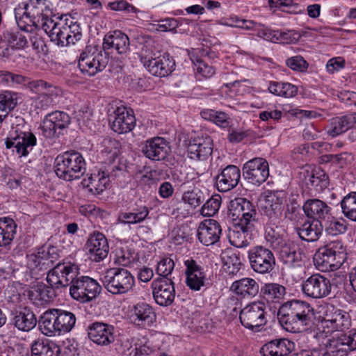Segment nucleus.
<instances>
[{
	"label": "nucleus",
	"mask_w": 356,
	"mask_h": 356,
	"mask_svg": "<svg viewBox=\"0 0 356 356\" xmlns=\"http://www.w3.org/2000/svg\"><path fill=\"white\" fill-rule=\"evenodd\" d=\"M47 8L44 0H30L22 2L15 8V16L17 24L21 30L32 32L41 28L47 33H49L47 23L54 21L55 18L49 17L44 13Z\"/></svg>",
	"instance_id": "nucleus-1"
},
{
	"label": "nucleus",
	"mask_w": 356,
	"mask_h": 356,
	"mask_svg": "<svg viewBox=\"0 0 356 356\" xmlns=\"http://www.w3.org/2000/svg\"><path fill=\"white\" fill-rule=\"evenodd\" d=\"M306 216L312 219V222H305L302 227L297 229L299 237L307 242L316 241L321 234L322 221L326 218H332L330 207L323 201L318 199L309 200L302 206Z\"/></svg>",
	"instance_id": "nucleus-2"
},
{
	"label": "nucleus",
	"mask_w": 356,
	"mask_h": 356,
	"mask_svg": "<svg viewBox=\"0 0 356 356\" xmlns=\"http://www.w3.org/2000/svg\"><path fill=\"white\" fill-rule=\"evenodd\" d=\"M50 40L58 47L74 44L82 38L81 29L72 19L56 17L54 21L47 23Z\"/></svg>",
	"instance_id": "nucleus-3"
},
{
	"label": "nucleus",
	"mask_w": 356,
	"mask_h": 356,
	"mask_svg": "<svg viewBox=\"0 0 356 356\" xmlns=\"http://www.w3.org/2000/svg\"><path fill=\"white\" fill-rule=\"evenodd\" d=\"M54 164L56 175L65 181L80 179L86 171L85 160L77 152H65L58 155Z\"/></svg>",
	"instance_id": "nucleus-4"
},
{
	"label": "nucleus",
	"mask_w": 356,
	"mask_h": 356,
	"mask_svg": "<svg viewBox=\"0 0 356 356\" xmlns=\"http://www.w3.org/2000/svg\"><path fill=\"white\" fill-rule=\"evenodd\" d=\"M108 62V56L105 51L88 46L79 56L78 67L83 74L91 76L102 71Z\"/></svg>",
	"instance_id": "nucleus-5"
},
{
	"label": "nucleus",
	"mask_w": 356,
	"mask_h": 356,
	"mask_svg": "<svg viewBox=\"0 0 356 356\" xmlns=\"http://www.w3.org/2000/svg\"><path fill=\"white\" fill-rule=\"evenodd\" d=\"M231 210L233 216L239 219V225L243 232H247L252 227V222L257 220V212L252 203L245 198L238 197L231 202Z\"/></svg>",
	"instance_id": "nucleus-6"
},
{
	"label": "nucleus",
	"mask_w": 356,
	"mask_h": 356,
	"mask_svg": "<svg viewBox=\"0 0 356 356\" xmlns=\"http://www.w3.org/2000/svg\"><path fill=\"white\" fill-rule=\"evenodd\" d=\"M140 61L152 74L160 77L169 75L175 70V66L174 59L168 54L153 58L142 53Z\"/></svg>",
	"instance_id": "nucleus-7"
},
{
	"label": "nucleus",
	"mask_w": 356,
	"mask_h": 356,
	"mask_svg": "<svg viewBox=\"0 0 356 356\" xmlns=\"http://www.w3.org/2000/svg\"><path fill=\"white\" fill-rule=\"evenodd\" d=\"M243 175L248 182L260 185L269 176L268 163L266 159L261 157L250 159L243 166Z\"/></svg>",
	"instance_id": "nucleus-8"
},
{
	"label": "nucleus",
	"mask_w": 356,
	"mask_h": 356,
	"mask_svg": "<svg viewBox=\"0 0 356 356\" xmlns=\"http://www.w3.org/2000/svg\"><path fill=\"white\" fill-rule=\"evenodd\" d=\"M70 117L65 112L56 111L47 114L42 124V133L47 138H53L60 134V131L68 127Z\"/></svg>",
	"instance_id": "nucleus-9"
},
{
	"label": "nucleus",
	"mask_w": 356,
	"mask_h": 356,
	"mask_svg": "<svg viewBox=\"0 0 356 356\" xmlns=\"http://www.w3.org/2000/svg\"><path fill=\"white\" fill-rule=\"evenodd\" d=\"M37 139L31 131H16L15 136L8 138L5 142L7 149L13 147L19 156H26L36 145Z\"/></svg>",
	"instance_id": "nucleus-10"
},
{
	"label": "nucleus",
	"mask_w": 356,
	"mask_h": 356,
	"mask_svg": "<svg viewBox=\"0 0 356 356\" xmlns=\"http://www.w3.org/2000/svg\"><path fill=\"white\" fill-rule=\"evenodd\" d=\"M240 179V169L236 165H229L216 176V186L220 192H227L238 185Z\"/></svg>",
	"instance_id": "nucleus-11"
},
{
	"label": "nucleus",
	"mask_w": 356,
	"mask_h": 356,
	"mask_svg": "<svg viewBox=\"0 0 356 356\" xmlns=\"http://www.w3.org/2000/svg\"><path fill=\"white\" fill-rule=\"evenodd\" d=\"M111 129L116 133L124 134L131 131L136 125V119L132 110L125 107H118L114 112Z\"/></svg>",
	"instance_id": "nucleus-12"
},
{
	"label": "nucleus",
	"mask_w": 356,
	"mask_h": 356,
	"mask_svg": "<svg viewBox=\"0 0 356 356\" xmlns=\"http://www.w3.org/2000/svg\"><path fill=\"white\" fill-rule=\"evenodd\" d=\"M213 149V140L210 137L197 138L190 140L187 153L191 159L204 161L211 155Z\"/></svg>",
	"instance_id": "nucleus-13"
},
{
	"label": "nucleus",
	"mask_w": 356,
	"mask_h": 356,
	"mask_svg": "<svg viewBox=\"0 0 356 356\" xmlns=\"http://www.w3.org/2000/svg\"><path fill=\"white\" fill-rule=\"evenodd\" d=\"M142 152L145 157L153 161L165 159L169 152L168 143L161 137H155L147 140L142 147Z\"/></svg>",
	"instance_id": "nucleus-14"
},
{
	"label": "nucleus",
	"mask_w": 356,
	"mask_h": 356,
	"mask_svg": "<svg viewBox=\"0 0 356 356\" xmlns=\"http://www.w3.org/2000/svg\"><path fill=\"white\" fill-rule=\"evenodd\" d=\"M222 229L219 223L213 219L202 222L197 230V237L203 245H214L220 238Z\"/></svg>",
	"instance_id": "nucleus-15"
},
{
	"label": "nucleus",
	"mask_w": 356,
	"mask_h": 356,
	"mask_svg": "<svg viewBox=\"0 0 356 356\" xmlns=\"http://www.w3.org/2000/svg\"><path fill=\"white\" fill-rule=\"evenodd\" d=\"M129 38L121 31L116 30L109 35H106L104 38V50L110 48H115L118 54H122L127 52L129 49Z\"/></svg>",
	"instance_id": "nucleus-16"
},
{
	"label": "nucleus",
	"mask_w": 356,
	"mask_h": 356,
	"mask_svg": "<svg viewBox=\"0 0 356 356\" xmlns=\"http://www.w3.org/2000/svg\"><path fill=\"white\" fill-rule=\"evenodd\" d=\"M277 219V216L274 213V216L269 217V221L267 223V226L265 232V238L267 243L271 244L275 243L276 245H286V242L284 240V230L277 226L273 227L275 225V220Z\"/></svg>",
	"instance_id": "nucleus-17"
},
{
	"label": "nucleus",
	"mask_w": 356,
	"mask_h": 356,
	"mask_svg": "<svg viewBox=\"0 0 356 356\" xmlns=\"http://www.w3.org/2000/svg\"><path fill=\"white\" fill-rule=\"evenodd\" d=\"M353 119L351 116H348V115L332 118L326 128L327 134L332 137H335L346 131L352 127L351 120Z\"/></svg>",
	"instance_id": "nucleus-18"
},
{
	"label": "nucleus",
	"mask_w": 356,
	"mask_h": 356,
	"mask_svg": "<svg viewBox=\"0 0 356 356\" xmlns=\"http://www.w3.org/2000/svg\"><path fill=\"white\" fill-rule=\"evenodd\" d=\"M306 184L314 188L316 191L321 192L329 186L328 175L321 168L314 169L309 175Z\"/></svg>",
	"instance_id": "nucleus-19"
},
{
	"label": "nucleus",
	"mask_w": 356,
	"mask_h": 356,
	"mask_svg": "<svg viewBox=\"0 0 356 356\" xmlns=\"http://www.w3.org/2000/svg\"><path fill=\"white\" fill-rule=\"evenodd\" d=\"M268 90L275 95L286 98L293 97L298 92V88L296 86L284 82H272L268 87Z\"/></svg>",
	"instance_id": "nucleus-20"
},
{
	"label": "nucleus",
	"mask_w": 356,
	"mask_h": 356,
	"mask_svg": "<svg viewBox=\"0 0 356 356\" xmlns=\"http://www.w3.org/2000/svg\"><path fill=\"white\" fill-rule=\"evenodd\" d=\"M29 88L38 95L56 98L60 90L43 80H35L29 83Z\"/></svg>",
	"instance_id": "nucleus-21"
},
{
	"label": "nucleus",
	"mask_w": 356,
	"mask_h": 356,
	"mask_svg": "<svg viewBox=\"0 0 356 356\" xmlns=\"http://www.w3.org/2000/svg\"><path fill=\"white\" fill-rule=\"evenodd\" d=\"M341 207L343 215L356 222V192L346 195L341 202Z\"/></svg>",
	"instance_id": "nucleus-22"
},
{
	"label": "nucleus",
	"mask_w": 356,
	"mask_h": 356,
	"mask_svg": "<svg viewBox=\"0 0 356 356\" xmlns=\"http://www.w3.org/2000/svg\"><path fill=\"white\" fill-rule=\"evenodd\" d=\"M206 198V193L197 188L185 192L182 196L183 201L193 208L200 206Z\"/></svg>",
	"instance_id": "nucleus-23"
},
{
	"label": "nucleus",
	"mask_w": 356,
	"mask_h": 356,
	"mask_svg": "<svg viewBox=\"0 0 356 356\" xmlns=\"http://www.w3.org/2000/svg\"><path fill=\"white\" fill-rule=\"evenodd\" d=\"M109 178L106 176L105 172H99L98 175H90L88 177V187H90V190L95 191L99 193L102 192L108 184Z\"/></svg>",
	"instance_id": "nucleus-24"
},
{
	"label": "nucleus",
	"mask_w": 356,
	"mask_h": 356,
	"mask_svg": "<svg viewBox=\"0 0 356 356\" xmlns=\"http://www.w3.org/2000/svg\"><path fill=\"white\" fill-rule=\"evenodd\" d=\"M301 207L300 204L295 199H291L289 202L286 204V209L284 211V218L287 220L293 223L299 222L302 218L301 213Z\"/></svg>",
	"instance_id": "nucleus-25"
},
{
	"label": "nucleus",
	"mask_w": 356,
	"mask_h": 356,
	"mask_svg": "<svg viewBox=\"0 0 356 356\" xmlns=\"http://www.w3.org/2000/svg\"><path fill=\"white\" fill-rule=\"evenodd\" d=\"M320 227H324L327 234L333 236L344 233L347 229L345 220L340 222L333 219L332 216V218H326L322 221Z\"/></svg>",
	"instance_id": "nucleus-26"
},
{
	"label": "nucleus",
	"mask_w": 356,
	"mask_h": 356,
	"mask_svg": "<svg viewBox=\"0 0 356 356\" xmlns=\"http://www.w3.org/2000/svg\"><path fill=\"white\" fill-rule=\"evenodd\" d=\"M17 104V94L16 92L5 90L0 93V107L6 110V113L8 114Z\"/></svg>",
	"instance_id": "nucleus-27"
},
{
	"label": "nucleus",
	"mask_w": 356,
	"mask_h": 356,
	"mask_svg": "<svg viewBox=\"0 0 356 356\" xmlns=\"http://www.w3.org/2000/svg\"><path fill=\"white\" fill-rule=\"evenodd\" d=\"M3 37L13 49H22L27 44V40L21 33L6 31Z\"/></svg>",
	"instance_id": "nucleus-28"
},
{
	"label": "nucleus",
	"mask_w": 356,
	"mask_h": 356,
	"mask_svg": "<svg viewBox=\"0 0 356 356\" xmlns=\"http://www.w3.org/2000/svg\"><path fill=\"white\" fill-rule=\"evenodd\" d=\"M221 198L219 195H214L207 200L201 208V214L204 216H213L220 209Z\"/></svg>",
	"instance_id": "nucleus-29"
},
{
	"label": "nucleus",
	"mask_w": 356,
	"mask_h": 356,
	"mask_svg": "<svg viewBox=\"0 0 356 356\" xmlns=\"http://www.w3.org/2000/svg\"><path fill=\"white\" fill-rule=\"evenodd\" d=\"M0 227L7 237V243L3 245H10L16 233L17 225L12 218L4 217L0 218Z\"/></svg>",
	"instance_id": "nucleus-30"
},
{
	"label": "nucleus",
	"mask_w": 356,
	"mask_h": 356,
	"mask_svg": "<svg viewBox=\"0 0 356 356\" xmlns=\"http://www.w3.org/2000/svg\"><path fill=\"white\" fill-rule=\"evenodd\" d=\"M108 6L114 11H123L127 13H136L138 12V8L125 0L109 2Z\"/></svg>",
	"instance_id": "nucleus-31"
},
{
	"label": "nucleus",
	"mask_w": 356,
	"mask_h": 356,
	"mask_svg": "<svg viewBox=\"0 0 356 356\" xmlns=\"http://www.w3.org/2000/svg\"><path fill=\"white\" fill-rule=\"evenodd\" d=\"M286 65L291 70L298 72H303L308 67L306 60L300 56L289 58L286 60Z\"/></svg>",
	"instance_id": "nucleus-32"
},
{
	"label": "nucleus",
	"mask_w": 356,
	"mask_h": 356,
	"mask_svg": "<svg viewBox=\"0 0 356 356\" xmlns=\"http://www.w3.org/2000/svg\"><path fill=\"white\" fill-rule=\"evenodd\" d=\"M195 65L197 73L203 77L209 78L215 74V70L213 66L209 65L202 59H197Z\"/></svg>",
	"instance_id": "nucleus-33"
},
{
	"label": "nucleus",
	"mask_w": 356,
	"mask_h": 356,
	"mask_svg": "<svg viewBox=\"0 0 356 356\" xmlns=\"http://www.w3.org/2000/svg\"><path fill=\"white\" fill-rule=\"evenodd\" d=\"M86 245H108V241L103 233L95 231L89 235Z\"/></svg>",
	"instance_id": "nucleus-34"
},
{
	"label": "nucleus",
	"mask_w": 356,
	"mask_h": 356,
	"mask_svg": "<svg viewBox=\"0 0 356 356\" xmlns=\"http://www.w3.org/2000/svg\"><path fill=\"white\" fill-rule=\"evenodd\" d=\"M32 47L38 53H47L48 51L47 46L45 44L44 39L38 35H35L30 38Z\"/></svg>",
	"instance_id": "nucleus-35"
},
{
	"label": "nucleus",
	"mask_w": 356,
	"mask_h": 356,
	"mask_svg": "<svg viewBox=\"0 0 356 356\" xmlns=\"http://www.w3.org/2000/svg\"><path fill=\"white\" fill-rule=\"evenodd\" d=\"M159 28L162 31H175L179 26V22L174 18H165L161 20Z\"/></svg>",
	"instance_id": "nucleus-36"
},
{
	"label": "nucleus",
	"mask_w": 356,
	"mask_h": 356,
	"mask_svg": "<svg viewBox=\"0 0 356 356\" xmlns=\"http://www.w3.org/2000/svg\"><path fill=\"white\" fill-rule=\"evenodd\" d=\"M348 154L346 152L338 154H329L326 155V162H331L333 163L339 164L341 167L346 163V160Z\"/></svg>",
	"instance_id": "nucleus-37"
},
{
	"label": "nucleus",
	"mask_w": 356,
	"mask_h": 356,
	"mask_svg": "<svg viewBox=\"0 0 356 356\" xmlns=\"http://www.w3.org/2000/svg\"><path fill=\"white\" fill-rule=\"evenodd\" d=\"M282 113L279 110L265 111L261 112L259 114V118L263 121H266L269 119L278 120L282 118Z\"/></svg>",
	"instance_id": "nucleus-38"
},
{
	"label": "nucleus",
	"mask_w": 356,
	"mask_h": 356,
	"mask_svg": "<svg viewBox=\"0 0 356 356\" xmlns=\"http://www.w3.org/2000/svg\"><path fill=\"white\" fill-rule=\"evenodd\" d=\"M174 188L168 181L162 183L159 188V193L163 198H169L173 194Z\"/></svg>",
	"instance_id": "nucleus-39"
},
{
	"label": "nucleus",
	"mask_w": 356,
	"mask_h": 356,
	"mask_svg": "<svg viewBox=\"0 0 356 356\" xmlns=\"http://www.w3.org/2000/svg\"><path fill=\"white\" fill-rule=\"evenodd\" d=\"M213 122L222 128H226L229 126V117L224 112H218L217 111L213 120Z\"/></svg>",
	"instance_id": "nucleus-40"
},
{
	"label": "nucleus",
	"mask_w": 356,
	"mask_h": 356,
	"mask_svg": "<svg viewBox=\"0 0 356 356\" xmlns=\"http://www.w3.org/2000/svg\"><path fill=\"white\" fill-rule=\"evenodd\" d=\"M291 0H269L268 5L271 8H278L282 11H286V8L291 5Z\"/></svg>",
	"instance_id": "nucleus-41"
},
{
	"label": "nucleus",
	"mask_w": 356,
	"mask_h": 356,
	"mask_svg": "<svg viewBox=\"0 0 356 356\" xmlns=\"http://www.w3.org/2000/svg\"><path fill=\"white\" fill-rule=\"evenodd\" d=\"M344 65V60H338L337 58H331L329 60L326 65V68L330 73H334L343 68Z\"/></svg>",
	"instance_id": "nucleus-42"
},
{
	"label": "nucleus",
	"mask_w": 356,
	"mask_h": 356,
	"mask_svg": "<svg viewBox=\"0 0 356 356\" xmlns=\"http://www.w3.org/2000/svg\"><path fill=\"white\" fill-rule=\"evenodd\" d=\"M247 136L245 131H232L228 135V140L231 143H239L242 141Z\"/></svg>",
	"instance_id": "nucleus-43"
},
{
	"label": "nucleus",
	"mask_w": 356,
	"mask_h": 356,
	"mask_svg": "<svg viewBox=\"0 0 356 356\" xmlns=\"http://www.w3.org/2000/svg\"><path fill=\"white\" fill-rule=\"evenodd\" d=\"M266 40L272 42L279 43V38L281 37V31L278 30H266L264 33Z\"/></svg>",
	"instance_id": "nucleus-44"
},
{
	"label": "nucleus",
	"mask_w": 356,
	"mask_h": 356,
	"mask_svg": "<svg viewBox=\"0 0 356 356\" xmlns=\"http://www.w3.org/2000/svg\"><path fill=\"white\" fill-rule=\"evenodd\" d=\"M33 81L26 76L12 73V83L27 86L29 88V83Z\"/></svg>",
	"instance_id": "nucleus-45"
},
{
	"label": "nucleus",
	"mask_w": 356,
	"mask_h": 356,
	"mask_svg": "<svg viewBox=\"0 0 356 356\" xmlns=\"http://www.w3.org/2000/svg\"><path fill=\"white\" fill-rule=\"evenodd\" d=\"M55 99V97L39 95L37 99V104L38 106H40L42 108H44L51 105Z\"/></svg>",
	"instance_id": "nucleus-46"
},
{
	"label": "nucleus",
	"mask_w": 356,
	"mask_h": 356,
	"mask_svg": "<svg viewBox=\"0 0 356 356\" xmlns=\"http://www.w3.org/2000/svg\"><path fill=\"white\" fill-rule=\"evenodd\" d=\"M148 213H149V211H148L147 207H143L140 208L139 209H138L137 212H134V218L136 220V223L144 220L146 218V217L147 216Z\"/></svg>",
	"instance_id": "nucleus-47"
},
{
	"label": "nucleus",
	"mask_w": 356,
	"mask_h": 356,
	"mask_svg": "<svg viewBox=\"0 0 356 356\" xmlns=\"http://www.w3.org/2000/svg\"><path fill=\"white\" fill-rule=\"evenodd\" d=\"M241 234L238 232H235V231L229 232L228 237H229V243H231L232 245H236L238 243H240V242H241V245H248L247 243H245L244 241L239 240V236H241Z\"/></svg>",
	"instance_id": "nucleus-48"
},
{
	"label": "nucleus",
	"mask_w": 356,
	"mask_h": 356,
	"mask_svg": "<svg viewBox=\"0 0 356 356\" xmlns=\"http://www.w3.org/2000/svg\"><path fill=\"white\" fill-rule=\"evenodd\" d=\"M307 11L308 15L312 18H316L319 16L321 12V6L319 4H313L307 6Z\"/></svg>",
	"instance_id": "nucleus-49"
},
{
	"label": "nucleus",
	"mask_w": 356,
	"mask_h": 356,
	"mask_svg": "<svg viewBox=\"0 0 356 356\" xmlns=\"http://www.w3.org/2000/svg\"><path fill=\"white\" fill-rule=\"evenodd\" d=\"M295 38L291 36V31H281V37L279 38V43L290 44L294 41Z\"/></svg>",
	"instance_id": "nucleus-50"
},
{
	"label": "nucleus",
	"mask_w": 356,
	"mask_h": 356,
	"mask_svg": "<svg viewBox=\"0 0 356 356\" xmlns=\"http://www.w3.org/2000/svg\"><path fill=\"white\" fill-rule=\"evenodd\" d=\"M186 10L188 13L196 14V15L202 14L204 11V8L200 5H193V6L188 7L186 9Z\"/></svg>",
	"instance_id": "nucleus-51"
},
{
	"label": "nucleus",
	"mask_w": 356,
	"mask_h": 356,
	"mask_svg": "<svg viewBox=\"0 0 356 356\" xmlns=\"http://www.w3.org/2000/svg\"><path fill=\"white\" fill-rule=\"evenodd\" d=\"M122 168L119 165H114L111 167V171L108 172L106 174V176L110 178H115L116 177L119 176L120 173L122 172Z\"/></svg>",
	"instance_id": "nucleus-52"
},
{
	"label": "nucleus",
	"mask_w": 356,
	"mask_h": 356,
	"mask_svg": "<svg viewBox=\"0 0 356 356\" xmlns=\"http://www.w3.org/2000/svg\"><path fill=\"white\" fill-rule=\"evenodd\" d=\"M0 81L6 84L12 82V73L8 71H0Z\"/></svg>",
	"instance_id": "nucleus-53"
},
{
	"label": "nucleus",
	"mask_w": 356,
	"mask_h": 356,
	"mask_svg": "<svg viewBox=\"0 0 356 356\" xmlns=\"http://www.w3.org/2000/svg\"><path fill=\"white\" fill-rule=\"evenodd\" d=\"M216 112L214 110L203 111L201 112V116L207 120L213 122Z\"/></svg>",
	"instance_id": "nucleus-54"
},
{
	"label": "nucleus",
	"mask_w": 356,
	"mask_h": 356,
	"mask_svg": "<svg viewBox=\"0 0 356 356\" xmlns=\"http://www.w3.org/2000/svg\"><path fill=\"white\" fill-rule=\"evenodd\" d=\"M122 218L127 223H136L134 213H124L122 215Z\"/></svg>",
	"instance_id": "nucleus-55"
},
{
	"label": "nucleus",
	"mask_w": 356,
	"mask_h": 356,
	"mask_svg": "<svg viewBox=\"0 0 356 356\" xmlns=\"http://www.w3.org/2000/svg\"><path fill=\"white\" fill-rule=\"evenodd\" d=\"M299 114L301 115V117L307 118H315L317 116L316 112L312 111L300 110Z\"/></svg>",
	"instance_id": "nucleus-56"
},
{
	"label": "nucleus",
	"mask_w": 356,
	"mask_h": 356,
	"mask_svg": "<svg viewBox=\"0 0 356 356\" xmlns=\"http://www.w3.org/2000/svg\"><path fill=\"white\" fill-rule=\"evenodd\" d=\"M220 3L218 1L207 0L204 3V6L208 9H213L220 7Z\"/></svg>",
	"instance_id": "nucleus-57"
},
{
	"label": "nucleus",
	"mask_w": 356,
	"mask_h": 356,
	"mask_svg": "<svg viewBox=\"0 0 356 356\" xmlns=\"http://www.w3.org/2000/svg\"><path fill=\"white\" fill-rule=\"evenodd\" d=\"M108 143L111 146H113L115 147L114 151L112 152L111 150L109 152L110 153H112V156H116L118 152V149L117 148V146L119 145L118 142L115 140H109Z\"/></svg>",
	"instance_id": "nucleus-58"
},
{
	"label": "nucleus",
	"mask_w": 356,
	"mask_h": 356,
	"mask_svg": "<svg viewBox=\"0 0 356 356\" xmlns=\"http://www.w3.org/2000/svg\"><path fill=\"white\" fill-rule=\"evenodd\" d=\"M86 2L91 5L92 8L98 9L102 8V3L99 0H86Z\"/></svg>",
	"instance_id": "nucleus-59"
},
{
	"label": "nucleus",
	"mask_w": 356,
	"mask_h": 356,
	"mask_svg": "<svg viewBox=\"0 0 356 356\" xmlns=\"http://www.w3.org/2000/svg\"><path fill=\"white\" fill-rule=\"evenodd\" d=\"M78 229V225L76 223L73 222L67 225V230L70 234H74Z\"/></svg>",
	"instance_id": "nucleus-60"
},
{
	"label": "nucleus",
	"mask_w": 356,
	"mask_h": 356,
	"mask_svg": "<svg viewBox=\"0 0 356 356\" xmlns=\"http://www.w3.org/2000/svg\"><path fill=\"white\" fill-rule=\"evenodd\" d=\"M348 138L352 142L356 141V128L352 129L349 133Z\"/></svg>",
	"instance_id": "nucleus-61"
},
{
	"label": "nucleus",
	"mask_w": 356,
	"mask_h": 356,
	"mask_svg": "<svg viewBox=\"0 0 356 356\" xmlns=\"http://www.w3.org/2000/svg\"><path fill=\"white\" fill-rule=\"evenodd\" d=\"M7 243V237L6 235L3 234V230L0 227V245Z\"/></svg>",
	"instance_id": "nucleus-62"
},
{
	"label": "nucleus",
	"mask_w": 356,
	"mask_h": 356,
	"mask_svg": "<svg viewBox=\"0 0 356 356\" xmlns=\"http://www.w3.org/2000/svg\"><path fill=\"white\" fill-rule=\"evenodd\" d=\"M5 111L6 110H3L0 107V123H1L8 115Z\"/></svg>",
	"instance_id": "nucleus-63"
},
{
	"label": "nucleus",
	"mask_w": 356,
	"mask_h": 356,
	"mask_svg": "<svg viewBox=\"0 0 356 356\" xmlns=\"http://www.w3.org/2000/svg\"><path fill=\"white\" fill-rule=\"evenodd\" d=\"M348 116H351L353 118V120H351V127H353L355 124H356V113L349 114Z\"/></svg>",
	"instance_id": "nucleus-64"
}]
</instances>
